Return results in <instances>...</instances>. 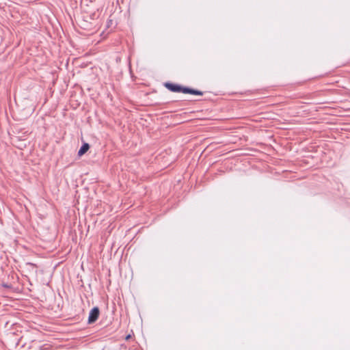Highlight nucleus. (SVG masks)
I'll return each instance as SVG.
<instances>
[{
    "label": "nucleus",
    "instance_id": "nucleus-3",
    "mask_svg": "<svg viewBox=\"0 0 350 350\" xmlns=\"http://www.w3.org/2000/svg\"><path fill=\"white\" fill-rule=\"evenodd\" d=\"M90 148V145L88 143H84L78 152L79 156L84 154Z\"/></svg>",
    "mask_w": 350,
    "mask_h": 350
},
{
    "label": "nucleus",
    "instance_id": "nucleus-2",
    "mask_svg": "<svg viewBox=\"0 0 350 350\" xmlns=\"http://www.w3.org/2000/svg\"><path fill=\"white\" fill-rule=\"evenodd\" d=\"M100 310L98 307L93 308L89 314L88 317V323L92 324L96 322L99 317Z\"/></svg>",
    "mask_w": 350,
    "mask_h": 350
},
{
    "label": "nucleus",
    "instance_id": "nucleus-1",
    "mask_svg": "<svg viewBox=\"0 0 350 350\" xmlns=\"http://www.w3.org/2000/svg\"><path fill=\"white\" fill-rule=\"evenodd\" d=\"M164 85L166 88L173 92H183L184 94H191L199 96L203 95V92L200 90H194L187 87H183L180 85L170 82L165 83Z\"/></svg>",
    "mask_w": 350,
    "mask_h": 350
},
{
    "label": "nucleus",
    "instance_id": "nucleus-4",
    "mask_svg": "<svg viewBox=\"0 0 350 350\" xmlns=\"http://www.w3.org/2000/svg\"><path fill=\"white\" fill-rule=\"evenodd\" d=\"M130 337H131V336H130V335H129V336H127L126 337V339H129Z\"/></svg>",
    "mask_w": 350,
    "mask_h": 350
}]
</instances>
